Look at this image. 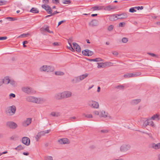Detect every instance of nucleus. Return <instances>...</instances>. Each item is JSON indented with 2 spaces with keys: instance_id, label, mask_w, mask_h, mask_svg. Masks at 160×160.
I'll list each match as a JSON object with an SVG mask.
<instances>
[{
  "instance_id": "f257e3e1",
  "label": "nucleus",
  "mask_w": 160,
  "mask_h": 160,
  "mask_svg": "<svg viewBox=\"0 0 160 160\" xmlns=\"http://www.w3.org/2000/svg\"><path fill=\"white\" fill-rule=\"evenodd\" d=\"M26 100L27 101L33 103L39 104L42 100L40 98H38L32 96H28L26 97Z\"/></svg>"
},
{
  "instance_id": "f03ea898",
  "label": "nucleus",
  "mask_w": 160,
  "mask_h": 160,
  "mask_svg": "<svg viewBox=\"0 0 160 160\" xmlns=\"http://www.w3.org/2000/svg\"><path fill=\"white\" fill-rule=\"evenodd\" d=\"M16 111V107L13 105L10 106L6 110V113L8 115L12 116L15 113Z\"/></svg>"
},
{
  "instance_id": "7ed1b4c3",
  "label": "nucleus",
  "mask_w": 160,
  "mask_h": 160,
  "mask_svg": "<svg viewBox=\"0 0 160 160\" xmlns=\"http://www.w3.org/2000/svg\"><path fill=\"white\" fill-rule=\"evenodd\" d=\"M22 91L28 94H34L36 93V91L32 88L28 87H24L22 88Z\"/></svg>"
},
{
  "instance_id": "20e7f679",
  "label": "nucleus",
  "mask_w": 160,
  "mask_h": 160,
  "mask_svg": "<svg viewBox=\"0 0 160 160\" xmlns=\"http://www.w3.org/2000/svg\"><path fill=\"white\" fill-rule=\"evenodd\" d=\"M88 105L91 108H98L99 104L98 102L93 100H89L88 101Z\"/></svg>"
},
{
  "instance_id": "39448f33",
  "label": "nucleus",
  "mask_w": 160,
  "mask_h": 160,
  "mask_svg": "<svg viewBox=\"0 0 160 160\" xmlns=\"http://www.w3.org/2000/svg\"><path fill=\"white\" fill-rule=\"evenodd\" d=\"M50 130L43 131L38 132L35 137V138L37 141H38L40 138L45 135V134L48 133L50 131Z\"/></svg>"
},
{
  "instance_id": "423d86ee",
  "label": "nucleus",
  "mask_w": 160,
  "mask_h": 160,
  "mask_svg": "<svg viewBox=\"0 0 160 160\" xmlns=\"http://www.w3.org/2000/svg\"><path fill=\"white\" fill-rule=\"evenodd\" d=\"M40 70L41 71L50 72L53 70V68L51 66L43 65L40 68Z\"/></svg>"
},
{
  "instance_id": "0eeeda50",
  "label": "nucleus",
  "mask_w": 160,
  "mask_h": 160,
  "mask_svg": "<svg viewBox=\"0 0 160 160\" xmlns=\"http://www.w3.org/2000/svg\"><path fill=\"white\" fill-rule=\"evenodd\" d=\"M6 126L12 129H15L18 127V125L16 123L12 121L7 122L6 123Z\"/></svg>"
},
{
  "instance_id": "6e6552de",
  "label": "nucleus",
  "mask_w": 160,
  "mask_h": 160,
  "mask_svg": "<svg viewBox=\"0 0 160 160\" xmlns=\"http://www.w3.org/2000/svg\"><path fill=\"white\" fill-rule=\"evenodd\" d=\"M42 7L44 9L48 14L52 13V10L51 7L47 4H42Z\"/></svg>"
},
{
  "instance_id": "1a4fd4ad",
  "label": "nucleus",
  "mask_w": 160,
  "mask_h": 160,
  "mask_svg": "<svg viewBox=\"0 0 160 160\" xmlns=\"http://www.w3.org/2000/svg\"><path fill=\"white\" fill-rule=\"evenodd\" d=\"M63 99L69 98L72 95V93L69 91H66L62 92Z\"/></svg>"
},
{
  "instance_id": "9d476101",
  "label": "nucleus",
  "mask_w": 160,
  "mask_h": 160,
  "mask_svg": "<svg viewBox=\"0 0 160 160\" xmlns=\"http://www.w3.org/2000/svg\"><path fill=\"white\" fill-rule=\"evenodd\" d=\"M22 142L23 144L27 146L29 145L30 144V139L28 137H23L22 139Z\"/></svg>"
},
{
  "instance_id": "9b49d317",
  "label": "nucleus",
  "mask_w": 160,
  "mask_h": 160,
  "mask_svg": "<svg viewBox=\"0 0 160 160\" xmlns=\"http://www.w3.org/2000/svg\"><path fill=\"white\" fill-rule=\"evenodd\" d=\"M82 53L84 56H90L93 54V52L89 50L88 49H86L82 51Z\"/></svg>"
},
{
  "instance_id": "f8f14e48",
  "label": "nucleus",
  "mask_w": 160,
  "mask_h": 160,
  "mask_svg": "<svg viewBox=\"0 0 160 160\" xmlns=\"http://www.w3.org/2000/svg\"><path fill=\"white\" fill-rule=\"evenodd\" d=\"M130 146L128 145H122L120 148V150L122 152H124L128 150L130 148Z\"/></svg>"
},
{
  "instance_id": "ddd939ff",
  "label": "nucleus",
  "mask_w": 160,
  "mask_h": 160,
  "mask_svg": "<svg viewBox=\"0 0 160 160\" xmlns=\"http://www.w3.org/2000/svg\"><path fill=\"white\" fill-rule=\"evenodd\" d=\"M32 119L30 118H28L27 120L24 121L22 123V125L24 127H27L31 123Z\"/></svg>"
},
{
  "instance_id": "4468645a",
  "label": "nucleus",
  "mask_w": 160,
  "mask_h": 160,
  "mask_svg": "<svg viewBox=\"0 0 160 160\" xmlns=\"http://www.w3.org/2000/svg\"><path fill=\"white\" fill-rule=\"evenodd\" d=\"M54 98L57 100H60L63 99L62 92H58L55 93L54 95Z\"/></svg>"
},
{
  "instance_id": "2eb2a0df",
  "label": "nucleus",
  "mask_w": 160,
  "mask_h": 160,
  "mask_svg": "<svg viewBox=\"0 0 160 160\" xmlns=\"http://www.w3.org/2000/svg\"><path fill=\"white\" fill-rule=\"evenodd\" d=\"M58 142L61 144H69L70 142L67 138H63L58 140Z\"/></svg>"
},
{
  "instance_id": "dca6fc26",
  "label": "nucleus",
  "mask_w": 160,
  "mask_h": 160,
  "mask_svg": "<svg viewBox=\"0 0 160 160\" xmlns=\"http://www.w3.org/2000/svg\"><path fill=\"white\" fill-rule=\"evenodd\" d=\"M74 48L76 49V51L78 52H81V48L76 43L73 42L72 43Z\"/></svg>"
},
{
  "instance_id": "f3484780",
  "label": "nucleus",
  "mask_w": 160,
  "mask_h": 160,
  "mask_svg": "<svg viewBox=\"0 0 160 160\" xmlns=\"http://www.w3.org/2000/svg\"><path fill=\"white\" fill-rule=\"evenodd\" d=\"M98 24V21L96 19L92 20L89 23L90 26L92 27L97 26Z\"/></svg>"
},
{
  "instance_id": "a211bd4d",
  "label": "nucleus",
  "mask_w": 160,
  "mask_h": 160,
  "mask_svg": "<svg viewBox=\"0 0 160 160\" xmlns=\"http://www.w3.org/2000/svg\"><path fill=\"white\" fill-rule=\"evenodd\" d=\"M10 78L8 76L5 77L2 80L3 84H8L9 83Z\"/></svg>"
},
{
  "instance_id": "6ab92c4d",
  "label": "nucleus",
  "mask_w": 160,
  "mask_h": 160,
  "mask_svg": "<svg viewBox=\"0 0 160 160\" xmlns=\"http://www.w3.org/2000/svg\"><path fill=\"white\" fill-rule=\"evenodd\" d=\"M117 17H119L118 18V19H122L126 18L127 17V14L123 13L121 14H117Z\"/></svg>"
},
{
  "instance_id": "aec40b11",
  "label": "nucleus",
  "mask_w": 160,
  "mask_h": 160,
  "mask_svg": "<svg viewBox=\"0 0 160 160\" xmlns=\"http://www.w3.org/2000/svg\"><path fill=\"white\" fill-rule=\"evenodd\" d=\"M109 19L111 21H114L117 20L118 19L117 14L110 15Z\"/></svg>"
},
{
  "instance_id": "412c9836",
  "label": "nucleus",
  "mask_w": 160,
  "mask_h": 160,
  "mask_svg": "<svg viewBox=\"0 0 160 160\" xmlns=\"http://www.w3.org/2000/svg\"><path fill=\"white\" fill-rule=\"evenodd\" d=\"M116 7L111 5H108L104 8V10L107 11H111L112 10L115 9Z\"/></svg>"
},
{
  "instance_id": "4be33fe9",
  "label": "nucleus",
  "mask_w": 160,
  "mask_h": 160,
  "mask_svg": "<svg viewBox=\"0 0 160 160\" xmlns=\"http://www.w3.org/2000/svg\"><path fill=\"white\" fill-rule=\"evenodd\" d=\"M104 8L103 6H95L93 7H92L91 8V9L93 11H95L97 10H102Z\"/></svg>"
},
{
  "instance_id": "5701e85b",
  "label": "nucleus",
  "mask_w": 160,
  "mask_h": 160,
  "mask_svg": "<svg viewBox=\"0 0 160 160\" xmlns=\"http://www.w3.org/2000/svg\"><path fill=\"white\" fill-rule=\"evenodd\" d=\"M141 101L140 99H134L131 101V103L132 105L137 104Z\"/></svg>"
},
{
  "instance_id": "b1692460",
  "label": "nucleus",
  "mask_w": 160,
  "mask_h": 160,
  "mask_svg": "<svg viewBox=\"0 0 160 160\" xmlns=\"http://www.w3.org/2000/svg\"><path fill=\"white\" fill-rule=\"evenodd\" d=\"M99 117L100 118L103 117L106 118L108 117V113H106L105 111H102L100 112Z\"/></svg>"
},
{
  "instance_id": "393cba45",
  "label": "nucleus",
  "mask_w": 160,
  "mask_h": 160,
  "mask_svg": "<svg viewBox=\"0 0 160 160\" xmlns=\"http://www.w3.org/2000/svg\"><path fill=\"white\" fill-rule=\"evenodd\" d=\"M79 79V76L76 77L72 80V82L74 83H78L81 81Z\"/></svg>"
},
{
  "instance_id": "a878e982",
  "label": "nucleus",
  "mask_w": 160,
  "mask_h": 160,
  "mask_svg": "<svg viewBox=\"0 0 160 160\" xmlns=\"http://www.w3.org/2000/svg\"><path fill=\"white\" fill-rule=\"evenodd\" d=\"M50 114L53 117H58L60 115V113L59 112H52Z\"/></svg>"
},
{
  "instance_id": "bb28decb",
  "label": "nucleus",
  "mask_w": 160,
  "mask_h": 160,
  "mask_svg": "<svg viewBox=\"0 0 160 160\" xmlns=\"http://www.w3.org/2000/svg\"><path fill=\"white\" fill-rule=\"evenodd\" d=\"M152 148L156 150H157L159 149V143L156 144L155 143H153L152 144Z\"/></svg>"
},
{
  "instance_id": "cd10ccee",
  "label": "nucleus",
  "mask_w": 160,
  "mask_h": 160,
  "mask_svg": "<svg viewBox=\"0 0 160 160\" xmlns=\"http://www.w3.org/2000/svg\"><path fill=\"white\" fill-rule=\"evenodd\" d=\"M87 60L90 61H94L96 62L102 61L103 60L100 58H96L94 59H87Z\"/></svg>"
},
{
  "instance_id": "c85d7f7f",
  "label": "nucleus",
  "mask_w": 160,
  "mask_h": 160,
  "mask_svg": "<svg viewBox=\"0 0 160 160\" xmlns=\"http://www.w3.org/2000/svg\"><path fill=\"white\" fill-rule=\"evenodd\" d=\"M88 74L87 73L79 76L80 78V79L82 81L87 78L88 76Z\"/></svg>"
},
{
  "instance_id": "c756f323",
  "label": "nucleus",
  "mask_w": 160,
  "mask_h": 160,
  "mask_svg": "<svg viewBox=\"0 0 160 160\" xmlns=\"http://www.w3.org/2000/svg\"><path fill=\"white\" fill-rule=\"evenodd\" d=\"M150 123H152L153 124V122L152 121L149 122L148 120L145 121L142 125V127L145 128L148 125H149Z\"/></svg>"
},
{
  "instance_id": "7c9ffc66",
  "label": "nucleus",
  "mask_w": 160,
  "mask_h": 160,
  "mask_svg": "<svg viewBox=\"0 0 160 160\" xmlns=\"http://www.w3.org/2000/svg\"><path fill=\"white\" fill-rule=\"evenodd\" d=\"M30 12L33 13H38L39 12V11L37 8H32L30 11Z\"/></svg>"
},
{
  "instance_id": "2f4dec72",
  "label": "nucleus",
  "mask_w": 160,
  "mask_h": 160,
  "mask_svg": "<svg viewBox=\"0 0 160 160\" xmlns=\"http://www.w3.org/2000/svg\"><path fill=\"white\" fill-rule=\"evenodd\" d=\"M131 74L132 77H135L140 76L141 74V73L140 72H134L133 73H131Z\"/></svg>"
},
{
  "instance_id": "473e14b6",
  "label": "nucleus",
  "mask_w": 160,
  "mask_h": 160,
  "mask_svg": "<svg viewBox=\"0 0 160 160\" xmlns=\"http://www.w3.org/2000/svg\"><path fill=\"white\" fill-rule=\"evenodd\" d=\"M6 19L8 20H9L10 21H13L18 20V18L16 17H6Z\"/></svg>"
},
{
  "instance_id": "72a5a7b5",
  "label": "nucleus",
  "mask_w": 160,
  "mask_h": 160,
  "mask_svg": "<svg viewBox=\"0 0 160 160\" xmlns=\"http://www.w3.org/2000/svg\"><path fill=\"white\" fill-rule=\"evenodd\" d=\"M82 116L87 118H92V116L91 114H86L85 113H83Z\"/></svg>"
},
{
  "instance_id": "f704fd0d",
  "label": "nucleus",
  "mask_w": 160,
  "mask_h": 160,
  "mask_svg": "<svg viewBox=\"0 0 160 160\" xmlns=\"http://www.w3.org/2000/svg\"><path fill=\"white\" fill-rule=\"evenodd\" d=\"M9 83H10V84L13 87H15L16 86L15 82L13 80L10 79Z\"/></svg>"
},
{
  "instance_id": "c9c22d12",
  "label": "nucleus",
  "mask_w": 160,
  "mask_h": 160,
  "mask_svg": "<svg viewBox=\"0 0 160 160\" xmlns=\"http://www.w3.org/2000/svg\"><path fill=\"white\" fill-rule=\"evenodd\" d=\"M124 77L125 78H129L132 77L131 73H127L124 75Z\"/></svg>"
},
{
  "instance_id": "e433bc0d",
  "label": "nucleus",
  "mask_w": 160,
  "mask_h": 160,
  "mask_svg": "<svg viewBox=\"0 0 160 160\" xmlns=\"http://www.w3.org/2000/svg\"><path fill=\"white\" fill-rule=\"evenodd\" d=\"M55 74L56 75L62 76L64 74V73L61 71H57L55 72Z\"/></svg>"
},
{
  "instance_id": "4c0bfd02",
  "label": "nucleus",
  "mask_w": 160,
  "mask_h": 160,
  "mask_svg": "<svg viewBox=\"0 0 160 160\" xmlns=\"http://www.w3.org/2000/svg\"><path fill=\"white\" fill-rule=\"evenodd\" d=\"M62 2L64 4H69L71 2L70 0H62Z\"/></svg>"
},
{
  "instance_id": "58836bf2",
  "label": "nucleus",
  "mask_w": 160,
  "mask_h": 160,
  "mask_svg": "<svg viewBox=\"0 0 160 160\" xmlns=\"http://www.w3.org/2000/svg\"><path fill=\"white\" fill-rule=\"evenodd\" d=\"M45 160H53L52 157L50 156H46L44 157Z\"/></svg>"
},
{
  "instance_id": "ea45409f",
  "label": "nucleus",
  "mask_w": 160,
  "mask_h": 160,
  "mask_svg": "<svg viewBox=\"0 0 160 160\" xmlns=\"http://www.w3.org/2000/svg\"><path fill=\"white\" fill-rule=\"evenodd\" d=\"M159 115L158 114H155L153 115L151 118V119L153 120H154L156 118H158V120L159 119V118H158Z\"/></svg>"
},
{
  "instance_id": "a19ab883",
  "label": "nucleus",
  "mask_w": 160,
  "mask_h": 160,
  "mask_svg": "<svg viewBox=\"0 0 160 160\" xmlns=\"http://www.w3.org/2000/svg\"><path fill=\"white\" fill-rule=\"evenodd\" d=\"M98 68H103V67L104 63H98Z\"/></svg>"
},
{
  "instance_id": "79ce46f5",
  "label": "nucleus",
  "mask_w": 160,
  "mask_h": 160,
  "mask_svg": "<svg viewBox=\"0 0 160 160\" xmlns=\"http://www.w3.org/2000/svg\"><path fill=\"white\" fill-rule=\"evenodd\" d=\"M7 1H2L0 0V6L5 5L7 3Z\"/></svg>"
},
{
  "instance_id": "37998d69",
  "label": "nucleus",
  "mask_w": 160,
  "mask_h": 160,
  "mask_svg": "<svg viewBox=\"0 0 160 160\" xmlns=\"http://www.w3.org/2000/svg\"><path fill=\"white\" fill-rule=\"evenodd\" d=\"M116 88H118L121 89H123L124 88V86L122 85H118L115 87Z\"/></svg>"
},
{
  "instance_id": "c03bdc74",
  "label": "nucleus",
  "mask_w": 160,
  "mask_h": 160,
  "mask_svg": "<svg viewBox=\"0 0 160 160\" xmlns=\"http://www.w3.org/2000/svg\"><path fill=\"white\" fill-rule=\"evenodd\" d=\"M122 42L124 43H126L128 41V39L126 38H123L122 39Z\"/></svg>"
},
{
  "instance_id": "a18cd8bd",
  "label": "nucleus",
  "mask_w": 160,
  "mask_h": 160,
  "mask_svg": "<svg viewBox=\"0 0 160 160\" xmlns=\"http://www.w3.org/2000/svg\"><path fill=\"white\" fill-rule=\"evenodd\" d=\"M105 65L108 66H111L113 65V63L110 62H107L105 63Z\"/></svg>"
},
{
  "instance_id": "49530a36",
  "label": "nucleus",
  "mask_w": 160,
  "mask_h": 160,
  "mask_svg": "<svg viewBox=\"0 0 160 160\" xmlns=\"http://www.w3.org/2000/svg\"><path fill=\"white\" fill-rule=\"evenodd\" d=\"M134 8H132L129 9V11L131 12H136V10Z\"/></svg>"
},
{
  "instance_id": "de8ad7c7",
  "label": "nucleus",
  "mask_w": 160,
  "mask_h": 160,
  "mask_svg": "<svg viewBox=\"0 0 160 160\" xmlns=\"http://www.w3.org/2000/svg\"><path fill=\"white\" fill-rule=\"evenodd\" d=\"M9 97L10 99L14 98L15 97V95L13 93H11L9 94Z\"/></svg>"
},
{
  "instance_id": "09e8293b",
  "label": "nucleus",
  "mask_w": 160,
  "mask_h": 160,
  "mask_svg": "<svg viewBox=\"0 0 160 160\" xmlns=\"http://www.w3.org/2000/svg\"><path fill=\"white\" fill-rule=\"evenodd\" d=\"M147 54L150 55H151V56H152V57H157V55L152 53H150V52H148Z\"/></svg>"
},
{
  "instance_id": "8fccbe9b",
  "label": "nucleus",
  "mask_w": 160,
  "mask_h": 160,
  "mask_svg": "<svg viewBox=\"0 0 160 160\" xmlns=\"http://www.w3.org/2000/svg\"><path fill=\"white\" fill-rule=\"evenodd\" d=\"M29 35V34L28 33H26V34H22L21 35V37L22 38H24V37H27L28 35Z\"/></svg>"
},
{
  "instance_id": "3c124183",
  "label": "nucleus",
  "mask_w": 160,
  "mask_h": 160,
  "mask_svg": "<svg viewBox=\"0 0 160 160\" xmlns=\"http://www.w3.org/2000/svg\"><path fill=\"white\" fill-rule=\"evenodd\" d=\"M52 2L57 4L59 3V0H52Z\"/></svg>"
},
{
  "instance_id": "603ef678",
  "label": "nucleus",
  "mask_w": 160,
  "mask_h": 160,
  "mask_svg": "<svg viewBox=\"0 0 160 160\" xmlns=\"http://www.w3.org/2000/svg\"><path fill=\"white\" fill-rule=\"evenodd\" d=\"M146 134H147L149 137L152 140H154V138L152 137L151 133H146Z\"/></svg>"
},
{
  "instance_id": "864d4df0",
  "label": "nucleus",
  "mask_w": 160,
  "mask_h": 160,
  "mask_svg": "<svg viewBox=\"0 0 160 160\" xmlns=\"http://www.w3.org/2000/svg\"><path fill=\"white\" fill-rule=\"evenodd\" d=\"M113 26L112 25H111L108 27V30L109 31H111L113 29Z\"/></svg>"
},
{
  "instance_id": "5fc2aeb1",
  "label": "nucleus",
  "mask_w": 160,
  "mask_h": 160,
  "mask_svg": "<svg viewBox=\"0 0 160 160\" xmlns=\"http://www.w3.org/2000/svg\"><path fill=\"white\" fill-rule=\"evenodd\" d=\"M112 54L115 55V56H117L118 55V52L117 51H112Z\"/></svg>"
},
{
  "instance_id": "6e6d98bb",
  "label": "nucleus",
  "mask_w": 160,
  "mask_h": 160,
  "mask_svg": "<svg viewBox=\"0 0 160 160\" xmlns=\"http://www.w3.org/2000/svg\"><path fill=\"white\" fill-rule=\"evenodd\" d=\"M17 137L16 136L14 135L11 137L10 139L11 140H16L17 139Z\"/></svg>"
},
{
  "instance_id": "4d7b16f0",
  "label": "nucleus",
  "mask_w": 160,
  "mask_h": 160,
  "mask_svg": "<svg viewBox=\"0 0 160 160\" xmlns=\"http://www.w3.org/2000/svg\"><path fill=\"white\" fill-rule=\"evenodd\" d=\"M28 43V42L27 41H25L23 42L22 44L24 47L25 48L27 47L26 45H25V44H27Z\"/></svg>"
},
{
  "instance_id": "13d9d810",
  "label": "nucleus",
  "mask_w": 160,
  "mask_h": 160,
  "mask_svg": "<svg viewBox=\"0 0 160 160\" xmlns=\"http://www.w3.org/2000/svg\"><path fill=\"white\" fill-rule=\"evenodd\" d=\"M125 24V23L124 22H120L119 24V26L120 27H123Z\"/></svg>"
},
{
  "instance_id": "bf43d9fd",
  "label": "nucleus",
  "mask_w": 160,
  "mask_h": 160,
  "mask_svg": "<svg viewBox=\"0 0 160 160\" xmlns=\"http://www.w3.org/2000/svg\"><path fill=\"white\" fill-rule=\"evenodd\" d=\"M42 2L45 4H47L49 2L48 0H42Z\"/></svg>"
},
{
  "instance_id": "052dcab7",
  "label": "nucleus",
  "mask_w": 160,
  "mask_h": 160,
  "mask_svg": "<svg viewBox=\"0 0 160 160\" xmlns=\"http://www.w3.org/2000/svg\"><path fill=\"white\" fill-rule=\"evenodd\" d=\"M7 38V37H0V40H6Z\"/></svg>"
},
{
  "instance_id": "680f3d73",
  "label": "nucleus",
  "mask_w": 160,
  "mask_h": 160,
  "mask_svg": "<svg viewBox=\"0 0 160 160\" xmlns=\"http://www.w3.org/2000/svg\"><path fill=\"white\" fill-rule=\"evenodd\" d=\"M93 113L96 115H99V112L98 111H95L94 112H93Z\"/></svg>"
},
{
  "instance_id": "e2e57ef3",
  "label": "nucleus",
  "mask_w": 160,
  "mask_h": 160,
  "mask_svg": "<svg viewBox=\"0 0 160 160\" xmlns=\"http://www.w3.org/2000/svg\"><path fill=\"white\" fill-rule=\"evenodd\" d=\"M59 13V12H58L57 11H56L54 12H53V13H52V12L51 14L52 15V16H53V15H54L56 14L57 13Z\"/></svg>"
},
{
  "instance_id": "0e129e2a",
  "label": "nucleus",
  "mask_w": 160,
  "mask_h": 160,
  "mask_svg": "<svg viewBox=\"0 0 160 160\" xmlns=\"http://www.w3.org/2000/svg\"><path fill=\"white\" fill-rule=\"evenodd\" d=\"M44 30L45 31H47L48 32H50V30H49V27L48 26L47 27H46L44 29Z\"/></svg>"
},
{
  "instance_id": "69168bd1",
  "label": "nucleus",
  "mask_w": 160,
  "mask_h": 160,
  "mask_svg": "<svg viewBox=\"0 0 160 160\" xmlns=\"http://www.w3.org/2000/svg\"><path fill=\"white\" fill-rule=\"evenodd\" d=\"M65 22V20H62V21H61L59 22L58 23V26L60 25L61 24Z\"/></svg>"
},
{
  "instance_id": "338daca9",
  "label": "nucleus",
  "mask_w": 160,
  "mask_h": 160,
  "mask_svg": "<svg viewBox=\"0 0 160 160\" xmlns=\"http://www.w3.org/2000/svg\"><path fill=\"white\" fill-rule=\"evenodd\" d=\"M101 132L103 133H106L108 132V131L107 130H102L101 131Z\"/></svg>"
},
{
  "instance_id": "774afa93",
  "label": "nucleus",
  "mask_w": 160,
  "mask_h": 160,
  "mask_svg": "<svg viewBox=\"0 0 160 160\" xmlns=\"http://www.w3.org/2000/svg\"><path fill=\"white\" fill-rule=\"evenodd\" d=\"M69 41H68V43L69 45L70 46V49H72L73 50H74L73 48H72V45H71V43Z\"/></svg>"
}]
</instances>
